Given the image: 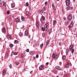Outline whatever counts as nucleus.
Here are the masks:
<instances>
[{
	"label": "nucleus",
	"instance_id": "nucleus-29",
	"mask_svg": "<svg viewBox=\"0 0 77 77\" xmlns=\"http://www.w3.org/2000/svg\"><path fill=\"white\" fill-rule=\"evenodd\" d=\"M42 30H43V31H45V28L44 29V28L43 27H42Z\"/></svg>",
	"mask_w": 77,
	"mask_h": 77
},
{
	"label": "nucleus",
	"instance_id": "nucleus-13",
	"mask_svg": "<svg viewBox=\"0 0 77 77\" xmlns=\"http://www.w3.org/2000/svg\"><path fill=\"white\" fill-rule=\"evenodd\" d=\"M29 54L30 55H33L34 54V52L33 51H30L29 52Z\"/></svg>",
	"mask_w": 77,
	"mask_h": 77
},
{
	"label": "nucleus",
	"instance_id": "nucleus-25",
	"mask_svg": "<svg viewBox=\"0 0 77 77\" xmlns=\"http://www.w3.org/2000/svg\"><path fill=\"white\" fill-rule=\"evenodd\" d=\"M48 43H49V41L47 40L46 42V45H47L48 44Z\"/></svg>",
	"mask_w": 77,
	"mask_h": 77
},
{
	"label": "nucleus",
	"instance_id": "nucleus-51",
	"mask_svg": "<svg viewBox=\"0 0 77 77\" xmlns=\"http://www.w3.org/2000/svg\"><path fill=\"white\" fill-rule=\"evenodd\" d=\"M47 2H45V5H47Z\"/></svg>",
	"mask_w": 77,
	"mask_h": 77
},
{
	"label": "nucleus",
	"instance_id": "nucleus-44",
	"mask_svg": "<svg viewBox=\"0 0 77 77\" xmlns=\"http://www.w3.org/2000/svg\"><path fill=\"white\" fill-rule=\"evenodd\" d=\"M9 68H11V67H12V65H11V64H10L9 65Z\"/></svg>",
	"mask_w": 77,
	"mask_h": 77
},
{
	"label": "nucleus",
	"instance_id": "nucleus-43",
	"mask_svg": "<svg viewBox=\"0 0 77 77\" xmlns=\"http://www.w3.org/2000/svg\"><path fill=\"white\" fill-rule=\"evenodd\" d=\"M26 52H29V49H26Z\"/></svg>",
	"mask_w": 77,
	"mask_h": 77
},
{
	"label": "nucleus",
	"instance_id": "nucleus-3",
	"mask_svg": "<svg viewBox=\"0 0 77 77\" xmlns=\"http://www.w3.org/2000/svg\"><path fill=\"white\" fill-rule=\"evenodd\" d=\"M52 57L54 59H57L58 57L56 55V54L54 53H53L52 54Z\"/></svg>",
	"mask_w": 77,
	"mask_h": 77
},
{
	"label": "nucleus",
	"instance_id": "nucleus-16",
	"mask_svg": "<svg viewBox=\"0 0 77 77\" xmlns=\"http://www.w3.org/2000/svg\"><path fill=\"white\" fill-rule=\"evenodd\" d=\"M64 24L65 26H67L68 24V21H66L64 23Z\"/></svg>",
	"mask_w": 77,
	"mask_h": 77
},
{
	"label": "nucleus",
	"instance_id": "nucleus-11",
	"mask_svg": "<svg viewBox=\"0 0 77 77\" xmlns=\"http://www.w3.org/2000/svg\"><path fill=\"white\" fill-rule=\"evenodd\" d=\"M38 12L39 14H42L44 12V11L42 10H40L38 11Z\"/></svg>",
	"mask_w": 77,
	"mask_h": 77
},
{
	"label": "nucleus",
	"instance_id": "nucleus-12",
	"mask_svg": "<svg viewBox=\"0 0 77 77\" xmlns=\"http://www.w3.org/2000/svg\"><path fill=\"white\" fill-rule=\"evenodd\" d=\"M2 31L4 33H6V29H5V28H3L2 29Z\"/></svg>",
	"mask_w": 77,
	"mask_h": 77
},
{
	"label": "nucleus",
	"instance_id": "nucleus-14",
	"mask_svg": "<svg viewBox=\"0 0 77 77\" xmlns=\"http://www.w3.org/2000/svg\"><path fill=\"white\" fill-rule=\"evenodd\" d=\"M11 35H8L7 36V39H11Z\"/></svg>",
	"mask_w": 77,
	"mask_h": 77
},
{
	"label": "nucleus",
	"instance_id": "nucleus-49",
	"mask_svg": "<svg viewBox=\"0 0 77 77\" xmlns=\"http://www.w3.org/2000/svg\"><path fill=\"white\" fill-rule=\"evenodd\" d=\"M51 29H50L49 30V33H51Z\"/></svg>",
	"mask_w": 77,
	"mask_h": 77
},
{
	"label": "nucleus",
	"instance_id": "nucleus-57",
	"mask_svg": "<svg viewBox=\"0 0 77 77\" xmlns=\"http://www.w3.org/2000/svg\"><path fill=\"white\" fill-rule=\"evenodd\" d=\"M59 45H61V44H62V43H60L59 44Z\"/></svg>",
	"mask_w": 77,
	"mask_h": 77
},
{
	"label": "nucleus",
	"instance_id": "nucleus-59",
	"mask_svg": "<svg viewBox=\"0 0 77 77\" xmlns=\"http://www.w3.org/2000/svg\"><path fill=\"white\" fill-rule=\"evenodd\" d=\"M29 10H30V9H31L30 7H29Z\"/></svg>",
	"mask_w": 77,
	"mask_h": 77
},
{
	"label": "nucleus",
	"instance_id": "nucleus-18",
	"mask_svg": "<svg viewBox=\"0 0 77 77\" xmlns=\"http://www.w3.org/2000/svg\"><path fill=\"white\" fill-rule=\"evenodd\" d=\"M65 59H66V56L65 55H63L62 57V59L64 60H65Z\"/></svg>",
	"mask_w": 77,
	"mask_h": 77
},
{
	"label": "nucleus",
	"instance_id": "nucleus-23",
	"mask_svg": "<svg viewBox=\"0 0 77 77\" xmlns=\"http://www.w3.org/2000/svg\"><path fill=\"white\" fill-rule=\"evenodd\" d=\"M21 20L23 21H24V18L23 16L21 17Z\"/></svg>",
	"mask_w": 77,
	"mask_h": 77
},
{
	"label": "nucleus",
	"instance_id": "nucleus-63",
	"mask_svg": "<svg viewBox=\"0 0 77 77\" xmlns=\"http://www.w3.org/2000/svg\"><path fill=\"white\" fill-rule=\"evenodd\" d=\"M60 63H62V62H60Z\"/></svg>",
	"mask_w": 77,
	"mask_h": 77
},
{
	"label": "nucleus",
	"instance_id": "nucleus-56",
	"mask_svg": "<svg viewBox=\"0 0 77 77\" xmlns=\"http://www.w3.org/2000/svg\"><path fill=\"white\" fill-rule=\"evenodd\" d=\"M73 9V8H72V7H71V8H70V9H71V10H72Z\"/></svg>",
	"mask_w": 77,
	"mask_h": 77
},
{
	"label": "nucleus",
	"instance_id": "nucleus-54",
	"mask_svg": "<svg viewBox=\"0 0 77 77\" xmlns=\"http://www.w3.org/2000/svg\"><path fill=\"white\" fill-rule=\"evenodd\" d=\"M66 17H64V20H66Z\"/></svg>",
	"mask_w": 77,
	"mask_h": 77
},
{
	"label": "nucleus",
	"instance_id": "nucleus-45",
	"mask_svg": "<svg viewBox=\"0 0 77 77\" xmlns=\"http://www.w3.org/2000/svg\"><path fill=\"white\" fill-rule=\"evenodd\" d=\"M2 2L1 1V0H0V6H2Z\"/></svg>",
	"mask_w": 77,
	"mask_h": 77
},
{
	"label": "nucleus",
	"instance_id": "nucleus-20",
	"mask_svg": "<svg viewBox=\"0 0 77 77\" xmlns=\"http://www.w3.org/2000/svg\"><path fill=\"white\" fill-rule=\"evenodd\" d=\"M73 24H74L73 21H72L70 25V26H71V27H72V26H73Z\"/></svg>",
	"mask_w": 77,
	"mask_h": 77
},
{
	"label": "nucleus",
	"instance_id": "nucleus-33",
	"mask_svg": "<svg viewBox=\"0 0 77 77\" xmlns=\"http://www.w3.org/2000/svg\"><path fill=\"white\" fill-rule=\"evenodd\" d=\"M42 19H43V20H45V17H44L42 16Z\"/></svg>",
	"mask_w": 77,
	"mask_h": 77
},
{
	"label": "nucleus",
	"instance_id": "nucleus-55",
	"mask_svg": "<svg viewBox=\"0 0 77 77\" xmlns=\"http://www.w3.org/2000/svg\"><path fill=\"white\" fill-rule=\"evenodd\" d=\"M32 72H33L32 71H31L30 72V74H32Z\"/></svg>",
	"mask_w": 77,
	"mask_h": 77
},
{
	"label": "nucleus",
	"instance_id": "nucleus-47",
	"mask_svg": "<svg viewBox=\"0 0 77 77\" xmlns=\"http://www.w3.org/2000/svg\"><path fill=\"white\" fill-rule=\"evenodd\" d=\"M8 54L6 53L5 54V56H8Z\"/></svg>",
	"mask_w": 77,
	"mask_h": 77
},
{
	"label": "nucleus",
	"instance_id": "nucleus-2",
	"mask_svg": "<svg viewBox=\"0 0 77 77\" xmlns=\"http://www.w3.org/2000/svg\"><path fill=\"white\" fill-rule=\"evenodd\" d=\"M66 4L67 6H68L70 5V0H66Z\"/></svg>",
	"mask_w": 77,
	"mask_h": 77
},
{
	"label": "nucleus",
	"instance_id": "nucleus-9",
	"mask_svg": "<svg viewBox=\"0 0 77 77\" xmlns=\"http://www.w3.org/2000/svg\"><path fill=\"white\" fill-rule=\"evenodd\" d=\"M15 21L16 23H20V19H16Z\"/></svg>",
	"mask_w": 77,
	"mask_h": 77
},
{
	"label": "nucleus",
	"instance_id": "nucleus-64",
	"mask_svg": "<svg viewBox=\"0 0 77 77\" xmlns=\"http://www.w3.org/2000/svg\"><path fill=\"white\" fill-rule=\"evenodd\" d=\"M57 77H59V76H57Z\"/></svg>",
	"mask_w": 77,
	"mask_h": 77
},
{
	"label": "nucleus",
	"instance_id": "nucleus-8",
	"mask_svg": "<svg viewBox=\"0 0 77 77\" xmlns=\"http://www.w3.org/2000/svg\"><path fill=\"white\" fill-rule=\"evenodd\" d=\"M66 55H68V53H69V49L67 48L66 50Z\"/></svg>",
	"mask_w": 77,
	"mask_h": 77
},
{
	"label": "nucleus",
	"instance_id": "nucleus-35",
	"mask_svg": "<svg viewBox=\"0 0 77 77\" xmlns=\"http://www.w3.org/2000/svg\"><path fill=\"white\" fill-rule=\"evenodd\" d=\"M9 13H10V12H9V11H7V14L8 15L9 14Z\"/></svg>",
	"mask_w": 77,
	"mask_h": 77
},
{
	"label": "nucleus",
	"instance_id": "nucleus-36",
	"mask_svg": "<svg viewBox=\"0 0 77 77\" xmlns=\"http://www.w3.org/2000/svg\"><path fill=\"white\" fill-rule=\"evenodd\" d=\"M71 25H69L68 26V27L69 28V29H71Z\"/></svg>",
	"mask_w": 77,
	"mask_h": 77
},
{
	"label": "nucleus",
	"instance_id": "nucleus-24",
	"mask_svg": "<svg viewBox=\"0 0 77 77\" xmlns=\"http://www.w3.org/2000/svg\"><path fill=\"white\" fill-rule=\"evenodd\" d=\"M25 35H28V33L27 32V31L26 30L25 32Z\"/></svg>",
	"mask_w": 77,
	"mask_h": 77
},
{
	"label": "nucleus",
	"instance_id": "nucleus-46",
	"mask_svg": "<svg viewBox=\"0 0 77 77\" xmlns=\"http://www.w3.org/2000/svg\"><path fill=\"white\" fill-rule=\"evenodd\" d=\"M72 47H73V46L72 45H70L69 47H72Z\"/></svg>",
	"mask_w": 77,
	"mask_h": 77
},
{
	"label": "nucleus",
	"instance_id": "nucleus-60",
	"mask_svg": "<svg viewBox=\"0 0 77 77\" xmlns=\"http://www.w3.org/2000/svg\"><path fill=\"white\" fill-rule=\"evenodd\" d=\"M24 26H23V29H24Z\"/></svg>",
	"mask_w": 77,
	"mask_h": 77
},
{
	"label": "nucleus",
	"instance_id": "nucleus-10",
	"mask_svg": "<svg viewBox=\"0 0 77 77\" xmlns=\"http://www.w3.org/2000/svg\"><path fill=\"white\" fill-rule=\"evenodd\" d=\"M39 22L36 21V26L37 27H39Z\"/></svg>",
	"mask_w": 77,
	"mask_h": 77
},
{
	"label": "nucleus",
	"instance_id": "nucleus-19",
	"mask_svg": "<svg viewBox=\"0 0 77 77\" xmlns=\"http://www.w3.org/2000/svg\"><path fill=\"white\" fill-rule=\"evenodd\" d=\"M56 21L54 20L53 25V26H55L56 25Z\"/></svg>",
	"mask_w": 77,
	"mask_h": 77
},
{
	"label": "nucleus",
	"instance_id": "nucleus-61",
	"mask_svg": "<svg viewBox=\"0 0 77 77\" xmlns=\"http://www.w3.org/2000/svg\"><path fill=\"white\" fill-rule=\"evenodd\" d=\"M70 65H72V64H71V63H70Z\"/></svg>",
	"mask_w": 77,
	"mask_h": 77
},
{
	"label": "nucleus",
	"instance_id": "nucleus-5",
	"mask_svg": "<svg viewBox=\"0 0 77 77\" xmlns=\"http://www.w3.org/2000/svg\"><path fill=\"white\" fill-rule=\"evenodd\" d=\"M44 68V66L42 65L40 66L39 67V70H43Z\"/></svg>",
	"mask_w": 77,
	"mask_h": 77
},
{
	"label": "nucleus",
	"instance_id": "nucleus-41",
	"mask_svg": "<svg viewBox=\"0 0 77 77\" xmlns=\"http://www.w3.org/2000/svg\"><path fill=\"white\" fill-rule=\"evenodd\" d=\"M72 48L71 47H69V49L70 50V51L72 50Z\"/></svg>",
	"mask_w": 77,
	"mask_h": 77
},
{
	"label": "nucleus",
	"instance_id": "nucleus-17",
	"mask_svg": "<svg viewBox=\"0 0 77 77\" xmlns=\"http://www.w3.org/2000/svg\"><path fill=\"white\" fill-rule=\"evenodd\" d=\"M15 5L14 4H11V6L12 8H14L15 7Z\"/></svg>",
	"mask_w": 77,
	"mask_h": 77
},
{
	"label": "nucleus",
	"instance_id": "nucleus-27",
	"mask_svg": "<svg viewBox=\"0 0 77 77\" xmlns=\"http://www.w3.org/2000/svg\"><path fill=\"white\" fill-rule=\"evenodd\" d=\"M19 35L20 36H22V34L21 32H20L19 34Z\"/></svg>",
	"mask_w": 77,
	"mask_h": 77
},
{
	"label": "nucleus",
	"instance_id": "nucleus-7",
	"mask_svg": "<svg viewBox=\"0 0 77 77\" xmlns=\"http://www.w3.org/2000/svg\"><path fill=\"white\" fill-rule=\"evenodd\" d=\"M52 6L53 9H54V11H55V10H56V7H55V6H54V3L52 4Z\"/></svg>",
	"mask_w": 77,
	"mask_h": 77
},
{
	"label": "nucleus",
	"instance_id": "nucleus-58",
	"mask_svg": "<svg viewBox=\"0 0 77 77\" xmlns=\"http://www.w3.org/2000/svg\"><path fill=\"white\" fill-rule=\"evenodd\" d=\"M33 59H34V60H35V57H33Z\"/></svg>",
	"mask_w": 77,
	"mask_h": 77
},
{
	"label": "nucleus",
	"instance_id": "nucleus-50",
	"mask_svg": "<svg viewBox=\"0 0 77 77\" xmlns=\"http://www.w3.org/2000/svg\"><path fill=\"white\" fill-rule=\"evenodd\" d=\"M49 63L48 62H47L46 63V65H48Z\"/></svg>",
	"mask_w": 77,
	"mask_h": 77
},
{
	"label": "nucleus",
	"instance_id": "nucleus-1",
	"mask_svg": "<svg viewBox=\"0 0 77 77\" xmlns=\"http://www.w3.org/2000/svg\"><path fill=\"white\" fill-rule=\"evenodd\" d=\"M72 15L70 14L69 15H68L67 16V20L69 21H71V20H72Z\"/></svg>",
	"mask_w": 77,
	"mask_h": 77
},
{
	"label": "nucleus",
	"instance_id": "nucleus-15",
	"mask_svg": "<svg viewBox=\"0 0 77 77\" xmlns=\"http://www.w3.org/2000/svg\"><path fill=\"white\" fill-rule=\"evenodd\" d=\"M56 69H57V70H58V71H60V70L61 69L60 67L59 66H56Z\"/></svg>",
	"mask_w": 77,
	"mask_h": 77
},
{
	"label": "nucleus",
	"instance_id": "nucleus-6",
	"mask_svg": "<svg viewBox=\"0 0 77 77\" xmlns=\"http://www.w3.org/2000/svg\"><path fill=\"white\" fill-rule=\"evenodd\" d=\"M6 69H4L3 70V72H2V74L3 75H5V74H6Z\"/></svg>",
	"mask_w": 77,
	"mask_h": 77
},
{
	"label": "nucleus",
	"instance_id": "nucleus-28",
	"mask_svg": "<svg viewBox=\"0 0 77 77\" xmlns=\"http://www.w3.org/2000/svg\"><path fill=\"white\" fill-rule=\"evenodd\" d=\"M16 65L17 66L18 65H19V62H16Z\"/></svg>",
	"mask_w": 77,
	"mask_h": 77
},
{
	"label": "nucleus",
	"instance_id": "nucleus-4",
	"mask_svg": "<svg viewBox=\"0 0 77 77\" xmlns=\"http://www.w3.org/2000/svg\"><path fill=\"white\" fill-rule=\"evenodd\" d=\"M48 26V23H46L44 26V28L45 29V30L46 31L47 30V27Z\"/></svg>",
	"mask_w": 77,
	"mask_h": 77
},
{
	"label": "nucleus",
	"instance_id": "nucleus-21",
	"mask_svg": "<svg viewBox=\"0 0 77 77\" xmlns=\"http://www.w3.org/2000/svg\"><path fill=\"white\" fill-rule=\"evenodd\" d=\"M69 66V63H68L67 64H66V65L65 67V68H68Z\"/></svg>",
	"mask_w": 77,
	"mask_h": 77
},
{
	"label": "nucleus",
	"instance_id": "nucleus-22",
	"mask_svg": "<svg viewBox=\"0 0 77 77\" xmlns=\"http://www.w3.org/2000/svg\"><path fill=\"white\" fill-rule=\"evenodd\" d=\"M70 9H71V8L70 7V6H68V7H67V10L68 11H69V10Z\"/></svg>",
	"mask_w": 77,
	"mask_h": 77
},
{
	"label": "nucleus",
	"instance_id": "nucleus-53",
	"mask_svg": "<svg viewBox=\"0 0 77 77\" xmlns=\"http://www.w3.org/2000/svg\"><path fill=\"white\" fill-rule=\"evenodd\" d=\"M42 35L43 36H44V35H45V33H43L42 34Z\"/></svg>",
	"mask_w": 77,
	"mask_h": 77
},
{
	"label": "nucleus",
	"instance_id": "nucleus-39",
	"mask_svg": "<svg viewBox=\"0 0 77 77\" xmlns=\"http://www.w3.org/2000/svg\"><path fill=\"white\" fill-rule=\"evenodd\" d=\"M14 55H17V52H15L14 53Z\"/></svg>",
	"mask_w": 77,
	"mask_h": 77
},
{
	"label": "nucleus",
	"instance_id": "nucleus-42",
	"mask_svg": "<svg viewBox=\"0 0 77 77\" xmlns=\"http://www.w3.org/2000/svg\"><path fill=\"white\" fill-rule=\"evenodd\" d=\"M43 9L44 11H45L46 10V9L45 8V7H44L43 8Z\"/></svg>",
	"mask_w": 77,
	"mask_h": 77
},
{
	"label": "nucleus",
	"instance_id": "nucleus-48",
	"mask_svg": "<svg viewBox=\"0 0 77 77\" xmlns=\"http://www.w3.org/2000/svg\"><path fill=\"white\" fill-rule=\"evenodd\" d=\"M3 6H5V3H3Z\"/></svg>",
	"mask_w": 77,
	"mask_h": 77
},
{
	"label": "nucleus",
	"instance_id": "nucleus-31",
	"mask_svg": "<svg viewBox=\"0 0 77 77\" xmlns=\"http://www.w3.org/2000/svg\"><path fill=\"white\" fill-rule=\"evenodd\" d=\"M36 58H38V57H39V55H38V54H37L36 55Z\"/></svg>",
	"mask_w": 77,
	"mask_h": 77
},
{
	"label": "nucleus",
	"instance_id": "nucleus-52",
	"mask_svg": "<svg viewBox=\"0 0 77 77\" xmlns=\"http://www.w3.org/2000/svg\"><path fill=\"white\" fill-rule=\"evenodd\" d=\"M15 42H16V43H17V42H18V41H17V40H15Z\"/></svg>",
	"mask_w": 77,
	"mask_h": 77
},
{
	"label": "nucleus",
	"instance_id": "nucleus-38",
	"mask_svg": "<svg viewBox=\"0 0 77 77\" xmlns=\"http://www.w3.org/2000/svg\"><path fill=\"white\" fill-rule=\"evenodd\" d=\"M57 71L55 70L54 71V73L55 74H57Z\"/></svg>",
	"mask_w": 77,
	"mask_h": 77
},
{
	"label": "nucleus",
	"instance_id": "nucleus-40",
	"mask_svg": "<svg viewBox=\"0 0 77 77\" xmlns=\"http://www.w3.org/2000/svg\"><path fill=\"white\" fill-rule=\"evenodd\" d=\"M26 6H29V3H26Z\"/></svg>",
	"mask_w": 77,
	"mask_h": 77
},
{
	"label": "nucleus",
	"instance_id": "nucleus-30",
	"mask_svg": "<svg viewBox=\"0 0 77 77\" xmlns=\"http://www.w3.org/2000/svg\"><path fill=\"white\" fill-rule=\"evenodd\" d=\"M26 15H30V14H29V13L28 11H27L26 12Z\"/></svg>",
	"mask_w": 77,
	"mask_h": 77
},
{
	"label": "nucleus",
	"instance_id": "nucleus-32",
	"mask_svg": "<svg viewBox=\"0 0 77 77\" xmlns=\"http://www.w3.org/2000/svg\"><path fill=\"white\" fill-rule=\"evenodd\" d=\"M71 50L72 53H74V49H72Z\"/></svg>",
	"mask_w": 77,
	"mask_h": 77
},
{
	"label": "nucleus",
	"instance_id": "nucleus-34",
	"mask_svg": "<svg viewBox=\"0 0 77 77\" xmlns=\"http://www.w3.org/2000/svg\"><path fill=\"white\" fill-rule=\"evenodd\" d=\"M44 45V44H42L40 45V47H43V46Z\"/></svg>",
	"mask_w": 77,
	"mask_h": 77
},
{
	"label": "nucleus",
	"instance_id": "nucleus-26",
	"mask_svg": "<svg viewBox=\"0 0 77 77\" xmlns=\"http://www.w3.org/2000/svg\"><path fill=\"white\" fill-rule=\"evenodd\" d=\"M13 46H14V45L12 44L9 45V47H10L11 48Z\"/></svg>",
	"mask_w": 77,
	"mask_h": 77
},
{
	"label": "nucleus",
	"instance_id": "nucleus-62",
	"mask_svg": "<svg viewBox=\"0 0 77 77\" xmlns=\"http://www.w3.org/2000/svg\"><path fill=\"white\" fill-rule=\"evenodd\" d=\"M0 40H2V38H0Z\"/></svg>",
	"mask_w": 77,
	"mask_h": 77
},
{
	"label": "nucleus",
	"instance_id": "nucleus-37",
	"mask_svg": "<svg viewBox=\"0 0 77 77\" xmlns=\"http://www.w3.org/2000/svg\"><path fill=\"white\" fill-rule=\"evenodd\" d=\"M21 56L22 58H24V56H23V54H22L21 55Z\"/></svg>",
	"mask_w": 77,
	"mask_h": 77
}]
</instances>
